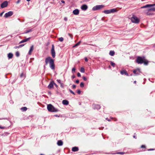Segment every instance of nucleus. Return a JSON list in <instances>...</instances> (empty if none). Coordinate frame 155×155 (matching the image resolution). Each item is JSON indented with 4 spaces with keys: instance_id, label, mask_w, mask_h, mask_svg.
I'll return each mask as SVG.
<instances>
[{
    "instance_id": "f257e3e1",
    "label": "nucleus",
    "mask_w": 155,
    "mask_h": 155,
    "mask_svg": "<svg viewBox=\"0 0 155 155\" xmlns=\"http://www.w3.org/2000/svg\"><path fill=\"white\" fill-rule=\"evenodd\" d=\"M45 62L46 65L49 63V66L53 70L55 69V64L54 63V60L52 59L50 57H48L45 59Z\"/></svg>"
},
{
    "instance_id": "f03ea898",
    "label": "nucleus",
    "mask_w": 155,
    "mask_h": 155,
    "mask_svg": "<svg viewBox=\"0 0 155 155\" xmlns=\"http://www.w3.org/2000/svg\"><path fill=\"white\" fill-rule=\"evenodd\" d=\"M136 61L138 64H141L144 63V64L146 65H147L148 63V61L145 59L144 57L142 58L140 56H138L137 57Z\"/></svg>"
},
{
    "instance_id": "7ed1b4c3",
    "label": "nucleus",
    "mask_w": 155,
    "mask_h": 155,
    "mask_svg": "<svg viewBox=\"0 0 155 155\" xmlns=\"http://www.w3.org/2000/svg\"><path fill=\"white\" fill-rule=\"evenodd\" d=\"M47 109L48 111L51 112H57L58 110L55 108L52 104H49L47 105Z\"/></svg>"
},
{
    "instance_id": "20e7f679",
    "label": "nucleus",
    "mask_w": 155,
    "mask_h": 155,
    "mask_svg": "<svg viewBox=\"0 0 155 155\" xmlns=\"http://www.w3.org/2000/svg\"><path fill=\"white\" fill-rule=\"evenodd\" d=\"M131 21L135 23H138L140 21V20L138 18L135 16H133L131 18Z\"/></svg>"
},
{
    "instance_id": "39448f33",
    "label": "nucleus",
    "mask_w": 155,
    "mask_h": 155,
    "mask_svg": "<svg viewBox=\"0 0 155 155\" xmlns=\"http://www.w3.org/2000/svg\"><path fill=\"white\" fill-rule=\"evenodd\" d=\"M104 7V6L102 5H97L95 6L94 7L92 8L93 11H96L99 10Z\"/></svg>"
},
{
    "instance_id": "423d86ee",
    "label": "nucleus",
    "mask_w": 155,
    "mask_h": 155,
    "mask_svg": "<svg viewBox=\"0 0 155 155\" xmlns=\"http://www.w3.org/2000/svg\"><path fill=\"white\" fill-rule=\"evenodd\" d=\"M51 53L53 58H54L55 56V52L54 50V46L53 44L52 45V48L51 50Z\"/></svg>"
},
{
    "instance_id": "0eeeda50",
    "label": "nucleus",
    "mask_w": 155,
    "mask_h": 155,
    "mask_svg": "<svg viewBox=\"0 0 155 155\" xmlns=\"http://www.w3.org/2000/svg\"><path fill=\"white\" fill-rule=\"evenodd\" d=\"M133 72L136 75H139L141 73L140 69L138 68L134 70Z\"/></svg>"
},
{
    "instance_id": "6e6552de",
    "label": "nucleus",
    "mask_w": 155,
    "mask_h": 155,
    "mask_svg": "<svg viewBox=\"0 0 155 155\" xmlns=\"http://www.w3.org/2000/svg\"><path fill=\"white\" fill-rule=\"evenodd\" d=\"M13 14V12L12 11H9L5 14L4 15V17L7 18L12 15Z\"/></svg>"
},
{
    "instance_id": "1a4fd4ad",
    "label": "nucleus",
    "mask_w": 155,
    "mask_h": 155,
    "mask_svg": "<svg viewBox=\"0 0 155 155\" xmlns=\"http://www.w3.org/2000/svg\"><path fill=\"white\" fill-rule=\"evenodd\" d=\"M8 5V2L7 1L3 2L1 5V8H3L6 7Z\"/></svg>"
},
{
    "instance_id": "9d476101",
    "label": "nucleus",
    "mask_w": 155,
    "mask_h": 155,
    "mask_svg": "<svg viewBox=\"0 0 155 155\" xmlns=\"http://www.w3.org/2000/svg\"><path fill=\"white\" fill-rule=\"evenodd\" d=\"M155 6V4H147L141 7V8H145L147 7H151Z\"/></svg>"
},
{
    "instance_id": "9b49d317",
    "label": "nucleus",
    "mask_w": 155,
    "mask_h": 155,
    "mask_svg": "<svg viewBox=\"0 0 155 155\" xmlns=\"http://www.w3.org/2000/svg\"><path fill=\"white\" fill-rule=\"evenodd\" d=\"M87 6L86 5H83L81 7V9L85 11L87 8Z\"/></svg>"
},
{
    "instance_id": "f8f14e48",
    "label": "nucleus",
    "mask_w": 155,
    "mask_h": 155,
    "mask_svg": "<svg viewBox=\"0 0 155 155\" xmlns=\"http://www.w3.org/2000/svg\"><path fill=\"white\" fill-rule=\"evenodd\" d=\"M54 81H52L51 82L48 86V88L49 89H51L52 88H53L54 87Z\"/></svg>"
},
{
    "instance_id": "ddd939ff",
    "label": "nucleus",
    "mask_w": 155,
    "mask_h": 155,
    "mask_svg": "<svg viewBox=\"0 0 155 155\" xmlns=\"http://www.w3.org/2000/svg\"><path fill=\"white\" fill-rule=\"evenodd\" d=\"M93 106L95 109H99L101 108L100 105L98 104H94L93 105Z\"/></svg>"
},
{
    "instance_id": "4468645a",
    "label": "nucleus",
    "mask_w": 155,
    "mask_h": 155,
    "mask_svg": "<svg viewBox=\"0 0 155 155\" xmlns=\"http://www.w3.org/2000/svg\"><path fill=\"white\" fill-rule=\"evenodd\" d=\"M120 74L122 75H123L124 74L127 76H129L128 74L127 73L126 71L125 70H124L122 71H120Z\"/></svg>"
},
{
    "instance_id": "2eb2a0df",
    "label": "nucleus",
    "mask_w": 155,
    "mask_h": 155,
    "mask_svg": "<svg viewBox=\"0 0 155 155\" xmlns=\"http://www.w3.org/2000/svg\"><path fill=\"white\" fill-rule=\"evenodd\" d=\"M79 11L78 9H75L73 12V13L75 15H78L79 14Z\"/></svg>"
},
{
    "instance_id": "dca6fc26",
    "label": "nucleus",
    "mask_w": 155,
    "mask_h": 155,
    "mask_svg": "<svg viewBox=\"0 0 155 155\" xmlns=\"http://www.w3.org/2000/svg\"><path fill=\"white\" fill-rule=\"evenodd\" d=\"M34 50V46L33 45H32V46L31 47L30 50L28 52V54L29 55H31V52L33 51Z\"/></svg>"
},
{
    "instance_id": "f3484780",
    "label": "nucleus",
    "mask_w": 155,
    "mask_h": 155,
    "mask_svg": "<svg viewBox=\"0 0 155 155\" xmlns=\"http://www.w3.org/2000/svg\"><path fill=\"white\" fill-rule=\"evenodd\" d=\"M30 38H31L30 37V38H27L21 41H20L19 42V44H21V43H23L26 42L27 41H28V40H29V39Z\"/></svg>"
},
{
    "instance_id": "a211bd4d",
    "label": "nucleus",
    "mask_w": 155,
    "mask_h": 155,
    "mask_svg": "<svg viewBox=\"0 0 155 155\" xmlns=\"http://www.w3.org/2000/svg\"><path fill=\"white\" fill-rule=\"evenodd\" d=\"M57 145L59 146H62L63 144V142L61 140H59L57 143Z\"/></svg>"
},
{
    "instance_id": "6ab92c4d",
    "label": "nucleus",
    "mask_w": 155,
    "mask_h": 155,
    "mask_svg": "<svg viewBox=\"0 0 155 155\" xmlns=\"http://www.w3.org/2000/svg\"><path fill=\"white\" fill-rule=\"evenodd\" d=\"M79 149L77 147H72V150L73 152L77 151Z\"/></svg>"
},
{
    "instance_id": "aec40b11",
    "label": "nucleus",
    "mask_w": 155,
    "mask_h": 155,
    "mask_svg": "<svg viewBox=\"0 0 155 155\" xmlns=\"http://www.w3.org/2000/svg\"><path fill=\"white\" fill-rule=\"evenodd\" d=\"M62 103L65 105H68L69 104V102L66 100H63L62 101Z\"/></svg>"
},
{
    "instance_id": "412c9836",
    "label": "nucleus",
    "mask_w": 155,
    "mask_h": 155,
    "mask_svg": "<svg viewBox=\"0 0 155 155\" xmlns=\"http://www.w3.org/2000/svg\"><path fill=\"white\" fill-rule=\"evenodd\" d=\"M8 57L9 59L12 58L13 57V54L12 53H9L8 54Z\"/></svg>"
},
{
    "instance_id": "4be33fe9",
    "label": "nucleus",
    "mask_w": 155,
    "mask_h": 155,
    "mask_svg": "<svg viewBox=\"0 0 155 155\" xmlns=\"http://www.w3.org/2000/svg\"><path fill=\"white\" fill-rule=\"evenodd\" d=\"M109 54L111 56H113L115 54V52L113 51H110Z\"/></svg>"
},
{
    "instance_id": "5701e85b",
    "label": "nucleus",
    "mask_w": 155,
    "mask_h": 155,
    "mask_svg": "<svg viewBox=\"0 0 155 155\" xmlns=\"http://www.w3.org/2000/svg\"><path fill=\"white\" fill-rule=\"evenodd\" d=\"M104 12L106 14H109L110 13V10H105L104 11Z\"/></svg>"
},
{
    "instance_id": "b1692460",
    "label": "nucleus",
    "mask_w": 155,
    "mask_h": 155,
    "mask_svg": "<svg viewBox=\"0 0 155 155\" xmlns=\"http://www.w3.org/2000/svg\"><path fill=\"white\" fill-rule=\"evenodd\" d=\"M27 109V108L26 107H23L21 108V110L23 111H26Z\"/></svg>"
},
{
    "instance_id": "393cba45",
    "label": "nucleus",
    "mask_w": 155,
    "mask_h": 155,
    "mask_svg": "<svg viewBox=\"0 0 155 155\" xmlns=\"http://www.w3.org/2000/svg\"><path fill=\"white\" fill-rule=\"evenodd\" d=\"M81 43V41H79L78 42L77 44H75L73 46V48L75 47L78 45H79L80 43Z\"/></svg>"
},
{
    "instance_id": "a878e982",
    "label": "nucleus",
    "mask_w": 155,
    "mask_h": 155,
    "mask_svg": "<svg viewBox=\"0 0 155 155\" xmlns=\"http://www.w3.org/2000/svg\"><path fill=\"white\" fill-rule=\"evenodd\" d=\"M110 13H113V12H116L117 11L116 9H114V8L111 9H110Z\"/></svg>"
},
{
    "instance_id": "bb28decb",
    "label": "nucleus",
    "mask_w": 155,
    "mask_h": 155,
    "mask_svg": "<svg viewBox=\"0 0 155 155\" xmlns=\"http://www.w3.org/2000/svg\"><path fill=\"white\" fill-rule=\"evenodd\" d=\"M148 11H155V8H150L148 10Z\"/></svg>"
},
{
    "instance_id": "cd10ccee",
    "label": "nucleus",
    "mask_w": 155,
    "mask_h": 155,
    "mask_svg": "<svg viewBox=\"0 0 155 155\" xmlns=\"http://www.w3.org/2000/svg\"><path fill=\"white\" fill-rule=\"evenodd\" d=\"M80 71L82 73H84L85 71V70L84 68L82 67L81 68Z\"/></svg>"
},
{
    "instance_id": "c85d7f7f",
    "label": "nucleus",
    "mask_w": 155,
    "mask_h": 155,
    "mask_svg": "<svg viewBox=\"0 0 155 155\" xmlns=\"http://www.w3.org/2000/svg\"><path fill=\"white\" fill-rule=\"evenodd\" d=\"M58 39L60 41L62 42L63 41L64 39L62 37H60Z\"/></svg>"
},
{
    "instance_id": "c756f323",
    "label": "nucleus",
    "mask_w": 155,
    "mask_h": 155,
    "mask_svg": "<svg viewBox=\"0 0 155 155\" xmlns=\"http://www.w3.org/2000/svg\"><path fill=\"white\" fill-rule=\"evenodd\" d=\"M31 31H32L31 29H29V30H27L26 31H25V33H29V32Z\"/></svg>"
},
{
    "instance_id": "7c9ffc66",
    "label": "nucleus",
    "mask_w": 155,
    "mask_h": 155,
    "mask_svg": "<svg viewBox=\"0 0 155 155\" xmlns=\"http://www.w3.org/2000/svg\"><path fill=\"white\" fill-rule=\"evenodd\" d=\"M80 86L81 87H83L84 86V84L82 82L80 84Z\"/></svg>"
},
{
    "instance_id": "2f4dec72",
    "label": "nucleus",
    "mask_w": 155,
    "mask_h": 155,
    "mask_svg": "<svg viewBox=\"0 0 155 155\" xmlns=\"http://www.w3.org/2000/svg\"><path fill=\"white\" fill-rule=\"evenodd\" d=\"M110 64L113 67H115V64L112 61H110Z\"/></svg>"
},
{
    "instance_id": "473e14b6",
    "label": "nucleus",
    "mask_w": 155,
    "mask_h": 155,
    "mask_svg": "<svg viewBox=\"0 0 155 155\" xmlns=\"http://www.w3.org/2000/svg\"><path fill=\"white\" fill-rule=\"evenodd\" d=\"M16 56L18 57L19 56V53L18 51H17L15 53Z\"/></svg>"
},
{
    "instance_id": "72a5a7b5",
    "label": "nucleus",
    "mask_w": 155,
    "mask_h": 155,
    "mask_svg": "<svg viewBox=\"0 0 155 155\" xmlns=\"http://www.w3.org/2000/svg\"><path fill=\"white\" fill-rule=\"evenodd\" d=\"M69 91L70 92V93H71L72 94L74 95H75V93L74 92H73L70 89L69 90Z\"/></svg>"
},
{
    "instance_id": "f704fd0d",
    "label": "nucleus",
    "mask_w": 155,
    "mask_h": 155,
    "mask_svg": "<svg viewBox=\"0 0 155 155\" xmlns=\"http://www.w3.org/2000/svg\"><path fill=\"white\" fill-rule=\"evenodd\" d=\"M77 93L78 94H80L81 93V91L80 90H77Z\"/></svg>"
},
{
    "instance_id": "c9c22d12",
    "label": "nucleus",
    "mask_w": 155,
    "mask_h": 155,
    "mask_svg": "<svg viewBox=\"0 0 155 155\" xmlns=\"http://www.w3.org/2000/svg\"><path fill=\"white\" fill-rule=\"evenodd\" d=\"M75 70L76 69L74 68L72 69V71L73 72H75Z\"/></svg>"
},
{
    "instance_id": "e433bc0d",
    "label": "nucleus",
    "mask_w": 155,
    "mask_h": 155,
    "mask_svg": "<svg viewBox=\"0 0 155 155\" xmlns=\"http://www.w3.org/2000/svg\"><path fill=\"white\" fill-rule=\"evenodd\" d=\"M146 147V146L145 145H142L141 146V148H145Z\"/></svg>"
},
{
    "instance_id": "4c0bfd02",
    "label": "nucleus",
    "mask_w": 155,
    "mask_h": 155,
    "mask_svg": "<svg viewBox=\"0 0 155 155\" xmlns=\"http://www.w3.org/2000/svg\"><path fill=\"white\" fill-rule=\"evenodd\" d=\"M83 79L84 81H87V79L85 77H84V76L83 77Z\"/></svg>"
},
{
    "instance_id": "58836bf2",
    "label": "nucleus",
    "mask_w": 155,
    "mask_h": 155,
    "mask_svg": "<svg viewBox=\"0 0 155 155\" xmlns=\"http://www.w3.org/2000/svg\"><path fill=\"white\" fill-rule=\"evenodd\" d=\"M72 87L73 89H74L76 87V86L75 85H73L72 86Z\"/></svg>"
},
{
    "instance_id": "ea45409f",
    "label": "nucleus",
    "mask_w": 155,
    "mask_h": 155,
    "mask_svg": "<svg viewBox=\"0 0 155 155\" xmlns=\"http://www.w3.org/2000/svg\"><path fill=\"white\" fill-rule=\"evenodd\" d=\"M84 60L85 61L87 62L88 61V60L87 57H85Z\"/></svg>"
},
{
    "instance_id": "a19ab883",
    "label": "nucleus",
    "mask_w": 155,
    "mask_h": 155,
    "mask_svg": "<svg viewBox=\"0 0 155 155\" xmlns=\"http://www.w3.org/2000/svg\"><path fill=\"white\" fill-rule=\"evenodd\" d=\"M77 76L78 77H81V74H80V73H79V72H78L77 73Z\"/></svg>"
},
{
    "instance_id": "79ce46f5",
    "label": "nucleus",
    "mask_w": 155,
    "mask_h": 155,
    "mask_svg": "<svg viewBox=\"0 0 155 155\" xmlns=\"http://www.w3.org/2000/svg\"><path fill=\"white\" fill-rule=\"evenodd\" d=\"M57 82H58V83H60V84H61V81L60 80H57Z\"/></svg>"
},
{
    "instance_id": "37998d69",
    "label": "nucleus",
    "mask_w": 155,
    "mask_h": 155,
    "mask_svg": "<svg viewBox=\"0 0 155 155\" xmlns=\"http://www.w3.org/2000/svg\"><path fill=\"white\" fill-rule=\"evenodd\" d=\"M0 128H1V129H4L5 128V127H2L1 126H0Z\"/></svg>"
},
{
    "instance_id": "c03bdc74",
    "label": "nucleus",
    "mask_w": 155,
    "mask_h": 155,
    "mask_svg": "<svg viewBox=\"0 0 155 155\" xmlns=\"http://www.w3.org/2000/svg\"><path fill=\"white\" fill-rule=\"evenodd\" d=\"M24 74L23 73H21L20 75V77H21V78L22 77H23L24 76Z\"/></svg>"
},
{
    "instance_id": "a18cd8bd",
    "label": "nucleus",
    "mask_w": 155,
    "mask_h": 155,
    "mask_svg": "<svg viewBox=\"0 0 155 155\" xmlns=\"http://www.w3.org/2000/svg\"><path fill=\"white\" fill-rule=\"evenodd\" d=\"M68 35L71 38H72L73 35H72L70 34H68Z\"/></svg>"
},
{
    "instance_id": "49530a36",
    "label": "nucleus",
    "mask_w": 155,
    "mask_h": 155,
    "mask_svg": "<svg viewBox=\"0 0 155 155\" xmlns=\"http://www.w3.org/2000/svg\"><path fill=\"white\" fill-rule=\"evenodd\" d=\"M24 45H25L24 44L20 45H19V47H20H20H23Z\"/></svg>"
},
{
    "instance_id": "de8ad7c7",
    "label": "nucleus",
    "mask_w": 155,
    "mask_h": 155,
    "mask_svg": "<svg viewBox=\"0 0 155 155\" xmlns=\"http://www.w3.org/2000/svg\"><path fill=\"white\" fill-rule=\"evenodd\" d=\"M54 85L56 87H58V86L54 82Z\"/></svg>"
},
{
    "instance_id": "09e8293b",
    "label": "nucleus",
    "mask_w": 155,
    "mask_h": 155,
    "mask_svg": "<svg viewBox=\"0 0 155 155\" xmlns=\"http://www.w3.org/2000/svg\"><path fill=\"white\" fill-rule=\"evenodd\" d=\"M79 81L78 79L76 80V83H77V84L79 83Z\"/></svg>"
},
{
    "instance_id": "8fccbe9b",
    "label": "nucleus",
    "mask_w": 155,
    "mask_h": 155,
    "mask_svg": "<svg viewBox=\"0 0 155 155\" xmlns=\"http://www.w3.org/2000/svg\"><path fill=\"white\" fill-rule=\"evenodd\" d=\"M61 86L62 87V88H64V86H63V84L62 83H61Z\"/></svg>"
},
{
    "instance_id": "3c124183",
    "label": "nucleus",
    "mask_w": 155,
    "mask_h": 155,
    "mask_svg": "<svg viewBox=\"0 0 155 155\" xmlns=\"http://www.w3.org/2000/svg\"><path fill=\"white\" fill-rule=\"evenodd\" d=\"M4 13V12H2L1 13H0V16H2L3 14Z\"/></svg>"
},
{
    "instance_id": "603ef678",
    "label": "nucleus",
    "mask_w": 155,
    "mask_h": 155,
    "mask_svg": "<svg viewBox=\"0 0 155 155\" xmlns=\"http://www.w3.org/2000/svg\"><path fill=\"white\" fill-rule=\"evenodd\" d=\"M147 150L148 151L153 150H154V149H148Z\"/></svg>"
},
{
    "instance_id": "864d4df0",
    "label": "nucleus",
    "mask_w": 155,
    "mask_h": 155,
    "mask_svg": "<svg viewBox=\"0 0 155 155\" xmlns=\"http://www.w3.org/2000/svg\"><path fill=\"white\" fill-rule=\"evenodd\" d=\"M20 47H19V46H15L14 48H19Z\"/></svg>"
},
{
    "instance_id": "5fc2aeb1",
    "label": "nucleus",
    "mask_w": 155,
    "mask_h": 155,
    "mask_svg": "<svg viewBox=\"0 0 155 155\" xmlns=\"http://www.w3.org/2000/svg\"><path fill=\"white\" fill-rule=\"evenodd\" d=\"M75 75H73L72 76V78L73 79H74V78H75Z\"/></svg>"
},
{
    "instance_id": "6e6d98bb",
    "label": "nucleus",
    "mask_w": 155,
    "mask_h": 155,
    "mask_svg": "<svg viewBox=\"0 0 155 155\" xmlns=\"http://www.w3.org/2000/svg\"><path fill=\"white\" fill-rule=\"evenodd\" d=\"M64 20L65 21H67V18L65 17V18H64Z\"/></svg>"
},
{
    "instance_id": "4d7b16f0",
    "label": "nucleus",
    "mask_w": 155,
    "mask_h": 155,
    "mask_svg": "<svg viewBox=\"0 0 155 155\" xmlns=\"http://www.w3.org/2000/svg\"><path fill=\"white\" fill-rule=\"evenodd\" d=\"M61 2L63 3H65V2L63 0H61Z\"/></svg>"
},
{
    "instance_id": "13d9d810",
    "label": "nucleus",
    "mask_w": 155,
    "mask_h": 155,
    "mask_svg": "<svg viewBox=\"0 0 155 155\" xmlns=\"http://www.w3.org/2000/svg\"><path fill=\"white\" fill-rule=\"evenodd\" d=\"M118 153H120V154H123L124 153L123 152H119Z\"/></svg>"
},
{
    "instance_id": "bf43d9fd",
    "label": "nucleus",
    "mask_w": 155,
    "mask_h": 155,
    "mask_svg": "<svg viewBox=\"0 0 155 155\" xmlns=\"http://www.w3.org/2000/svg\"><path fill=\"white\" fill-rule=\"evenodd\" d=\"M114 120L115 121H116L117 120V118H115V119Z\"/></svg>"
},
{
    "instance_id": "052dcab7",
    "label": "nucleus",
    "mask_w": 155,
    "mask_h": 155,
    "mask_svg": "<svg viewBox=\"0 0 155 155\" xmlns=\"http://www.w3.org/2000/svg\"><path fill=\"white\" fill-rule=\"evenodd\" d=\"M133 137H134V138H136V136H135V135Z\"/></svg>"
},
{
    "instance_id": "680f3d73",
    "label": "nucleus",
    "mask_w": 155,
    "mask_h": 155,
    "mask_svg": "<svg viewBox=\"0 0 155 155\" xmlns=\"http://www.w3.org/2000/svg\"><path fill=\"white\" fill-rule=\"evenodd\" d=\"M107 120L109 121H110V119H107Z\"/></svg>"
},
{
    "instance_id": "e2e57ef3",
    "label": "nucleus",
    "mask_w": 155,
    "mask_h": 155,
    "mask_svg": "<svg viewBox=\"0 0 155 155\" xmlns=\"http://www.w3.org/2000/svg\"><path fill=\"white\" fill-rule=\"evenodd\" d=\"M136 81H134V84H136Z\"/></svg>"
},
{
    "instance_id": "0e129e2a",
    "label": "nucleus",
    "mask_w": 155,
    "mask_h": 155,
    "mask_svg": "<svg viewBox=\"0 0 155 155\" xmlns=\"http://www.w3.org/2000/svg\"><path fill=\"white\" fill-rule=\"evenodd\" d=\"M27 1H28V2H29L30 1V0H26Z\"/></svg>"
},
{
    "instance_id": "69168bd1",
    "label": "nucleus",
    "mask_w": 155,
    "mask_h": 155,
    "mask_svg": "<svg viewBox=\"0 0 155 155\" xmlns=\"http://www.w3.org/2000/svg\"><path fill=\"white\" fill-rule=\"evenodd\" d=\"M19 2V1H18V2H17V3H18V2Z\"/></svg>"
},
{
    "instance_id": "338daca9",
    "label": "nucleus",
    "mask_w": 155,
    "mask_h": 155,
    "mask_svg": "<svg viewBox=\"0 0 155 155\" xmlns=\"http://www.w3.org/2000/svg\"><path fill=\"white\" fill-rule=\"evenodd\" d=\"M109 68H110V65H109Z\"/></svg>"
},
{
    "instance_id": "774afa93",
    "label": "nucleus",
    "mask_w": 155,
    "mask_h": 155,
    "mask_svg": "<svg viewBox=\"0 0 155 155\" xmlns=\"http://www.w3.org/2000/svg\"><path fill=\"white\" fill-rule=\"evenodd\" d=\"M154 46H155V45H154Z\"/></svg>"
}]
</instances>
